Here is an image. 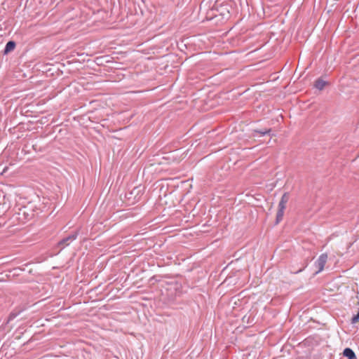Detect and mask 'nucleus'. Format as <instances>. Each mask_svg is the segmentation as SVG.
<instances>
[{
    "label": "nucleus",
    "mask_w": 359,
    "mask_h": 359,
    "mask_svg": "<svg viewBox=\"0 0 359 359\" xmlns=\"http://www.w3.org/2000/svg\"><path fill=\"white\" fill-rule=\"evenodd\" d=\"M288 201H289V194H288V193H285L282 196L280 201L278 203V212H277V215H276V224H278L283 219V217L284 215V212H285V210L286 208V204L287 203Z\"/></svg>",
    "instance_id": "1"
},
{
    "label": "nucleus",
    "mask_w": 359,
    "mask_h": 359,
    "mask_svg": "<svg viewBox=\"0 0 359 359\" xmlns=\"http://www.w3.org/2000/svg\"><path fill=\"white\" fill-rule=\"evenodd\" d=\"M327 261V255L326 253H323L319 256V257L315 262V266L318 269V271L316 272V273H318L324 269Z\"/></svg>",
    "instance_id": "2"
},
{
    "label": "nucleus",
    "mask_w": 359,
    "mask_h": 359,
    "mask_svg": "<svg viewBox=\"0 0 359 359\" xmlns=\"http://www.w3.org/2000/svg\"><path fill=\"white\" fill-rule=\"evenodd\" d=\"M78 233L76 232L70 234L69 236H67L66 238H64L62 239L59 243L58 245L61 246L62 248H65L66 246H68L71 242L76 240L77 238Z\"/></svg>",
    "instance_id": "3"
},
{
    "label": "nucleus",
    "mask_w": 359,
    "mask_h": 359,
    "mask_svg": "<svg viewBox=\"0 0 359 359\" xmlns=\"http://www.w3.org/2000/svg\"><path fill=\"white\" fill-rule=\"evenodd\" d=\"M343 354L348 359H357L356 355H355L354 351L351 348H346L344 350Z\"/></svg>",
    "instance_id": "4"
},
{
    "label": "nucleus",
    "mask_w": 359,
    "mask_h": 359,
    "mask_svg": "<svg viewBox=\"0 0 359 359\" xmlns=\"http://www.w3.org/2000/svg\"><path fill=\"white\" fill-rule=\"evenodd\" d=\"M326 85H327V82L325 81H324L323 79L319 78L316 81L314 86L316 88L321 90L325 88V86Z\"/></svg>",
    "instance_id": "5"
},
{
    "label": "nucleus",
    "mask_w": 359,
    "mask_h": 359,
    "mask_svg": "<svg viewBox=\"0 0 359 359\" xmlns=\"http://www.w3.org/2000/svg\"><path fill=\"white\" fill-rule=\"evenodd\" d=\"M15 47V43L13 41H8L6 45V47H5V49H4V53H7L11 50H13Z\"/></svg>",
    "instance_id": "6"
},
{
    "label": "nucleus",
    "mask_w": 359,
    "mask_h": 359,
    "mask_svg": "<svg viewBox=\"0 0 359 359\" xmlns=\"http://www.w3.org/2000/svg\"><path fill=\"white\" fill-rule=\"evenodd\" d=\"M271 131V130H265V131H256L257 133H259L261 136H263L267 133H269Z\"/></svg>",
    "instance_id": "7"
},
{
    "label": "nucleus",
    "mask_w": 359,
    "mask_h": 359,
    "mask_svg": "<svg viewBox=\"0 0 359 359\" xmlns=\"http://www.w3.org/2000/svg\"><path fill=\"white\" fill-rule=\"evenodd\" d=\"M16 317V314L15 313H11L8 317V321L14 319Z\"/></svg>",
    "instance_id": "8"
},
{
    "label": "nucleus",
    "mask_w": 359,
    "mask_h": 359,
    "mask_svg": "<svg viewBox=\"0 0 359 359\" xmlns=\"http://www.w3.org/2000/svg\"><path fill=\"white\" fill-rule=\"evenodd\" d=\"M25 213H26V212H25V209H20L18 214V215H25Z\"/></svg>",
    "instance_id": "9"
},
{
    "label": "nucleus",
    "mask_w": 359,
    "mask_h": 359,
    "mask_svg": "<svg viewBox=\"0 0 359 359\" xmlns=\"http://www.w3.org/2000/svg\"><path fill=\"white\" fill-rule=\"evenodd\" d=\"M302 271V269H299V270H298L296 273H299V272H300V271Z\"/></svg>",
    "instance_id": "10"
}]
</instances>
